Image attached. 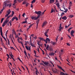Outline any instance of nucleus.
I'll return each mask as SVG.
<instances>
[{"instance_id": "obj_50", "label": "nucleus", "mask_w": 75, "mask_h": 75, "mask_svg": "<svg viewBox=\"0 0 75 75\" xmlns=\"http://www.w3.org/2000/svg\"><path fill=\"white\" fill-rule=\"evenodd\" d=\"M10 47L11 50H14V47Z\"/></svg>"}, {"instance_id": "obj_19", "label": "nucleus", "mask_w": 75, "mask_h": 75, "mask_svg": "<svg viewBox=\"0 0 75 75\" xmlns=\"http://www.w3.org/2000/svg\"><path fill=\"white\" fill-rule=\"evenodd\" d=\"M46 40H47V41H48V43H50V39H49V38H46Z\"/></svg>"}, {"instance_id": "obj_3", "label": "nucleus", "mask_w": 75, "mask_h": 75, "mask_svg": "<svg viewBox=\"0 0 75 75\" xmlns=\"http://www.w3.org/2000/svg\"><path fill=\"white\" fill-rule=\"evenodd\" d=\"M38 16L36 17L35 16H31V18L32 20H37L38 19Z\"/></svg>"}, {"instance_id": "obj_26", "label": "nucleus", "mask_w": 75, "mask_h": 75, "mask_svg": "<svg viewBox=\"0 0 75 75\" xmlns=\"http://www.w3.org/2000/svg\"><path fill=\"white\" fill-rule=\"evenodd\" d=\"M62 26V25H61V23L60 24V26H59V29L62 30V29L63 28H62V27H61Z\"/></svg>"}, {"instance_id": "obj_18", "label": "nucleus", "mask_w": 75, "mask_h": 75, "mask_svg": "<svg viewBox=\"0 0 75 75\" xmlns=\"http://www.w3.org/2000/svg\"><path fill=\"white\" fill-rule=\"evenodd\" d=\"M50 43H51L53 45H54L55 44H56V42H51Z\"/></svg>"}, {"instance_id": "obj_7", "label": "nucleus", "mask_w": 75, "mask_h": 75, "mask_svg": "<svg viewBox=\"0 0 75 75\" xmlns=\"http://www.w3.org/2000/svg\"><path fill=\"white\" fill-rule=\"evenodd\" d=\"M56 3H57L56 4V6H57V7H58V8H59V1H58L57 0H56Z\"/></svg>"}, {"instance_id": "obj_20", "label": "nucleus", "mask_w": 75, "mask_h": 75, "mask_svg": "<svg viewBox=\"0 0 75 75\" xmlns=\"http://www.w3.org/2000/svg\"><path fill=\"white\" fill-rule=\"evenodd\" d=\"M54 0H50V4H51L52 3L54 2Z\"/></svg>"}, {"instance_id": "obj_57", "label": "nucleus", "mask_w": 75, "mask_h": 75, "mask_svg": "<svg viewBox=\"0 0 75 75\" xmlns=\"http://www.w3.org/2000/svg\"><path fill=\"white\" fill-rule=\"evenodd\" d=\"M9 38H11V39L12 38L11 37V35L9 36Z\"/></svg>"}, {"instance_id": "obj_53", "label": "nucleus", "mask_w": 75, "mask_h": 75, "mask_svg": "<svg viewBox=\"0 0 75 75\" xmlns=\"http://www.w3.org/2000/svg\"><path fill=\"white\" fill-rule=\"evenodd\" d=\"M71 21H70V22H69V23H70V24L69 25H68V26H67V27H69V25H71Z\"/></svg>"}, {"instance_id": "obj_5", "label": "nucleus", "mask_w": 75, "mask_h": 75, "mask_svg": "<svg viewBox=\"0 0 75 75\" xmlns=\"http://www.w3.org/2000/svg\"><path fill=\"white\" fill-rule=\"evenodd\" d=\"M57 67H58V68L60 69H61V70H62V71H63V72H65V73L66 72V71H65V70H64V69L62 68V67L59 66L58 65H57Z\"/></svg>"}, {"instance_id": "obj_45", "label": "nucleus", "mask_w": 75, "mask_h": 75, "mask_svg": "<svg viewBox=\"0 0 75 75\" xmlns=\"http://www.w3.org/2000/svg\"><path fill=\"white\" fill-rule=\"evenodd\" d=\"M14 3H15L16 4V3H17V0H15L14 1H13Z\"/></svg>"}, {"instance_id": "obj_61", "label": "nucleus", "mask_w": 75, "mask_h": 75, "mask_svg": "<svg viewBox=\"0 0 75 75\" xmlns=\"http://www.w3.org/2000/svg\"><path fill=\"white\" fill-rule=\"evenodd\" d=\"M45 42L46 44H47L48 43V40H45Z\"/></svg>"}, {"instance_id": "obj_41", "label": "nucleus", "mask_w": 75, "mask_h": 75, "mask_svg": "<svg viewBox=\"0 0 75 75\" xmlns=\"http://www.w3.org/2000/svg\"><path fill=\"white\" fill-rule=\"evenodd\" d=\"M4 10V9H3L1 10V11H0V14H1V13H2V12H3Z\"/></svg>"}, {"instance_id": "obj_2", "label": "nucleus", "mask_w": 75, "mask_h": 75, "mask_svg": "<svg viewBox=\"0 0 75 75\" xmlns=\"http://www.w3.org/2000/svg\"><path fill=\"white\" fill-rule=\"evenodd\" d=\"M0 33H1V37L4 38V40L6 41H7V40H6V38H4L3 36V32L2 31V27H0Z\"/></svg>"}, {"instance_id": "obj_43", "label": "nucleus", "mask_w": 75, "mask_h": 75, "mask_svg": "<svg viewBox=\"0 0 75 75\" xmlns=\"http://www.w3.org/2000/svg\"><path fill=\"white\" fill-rule=\"evenodd\" d=\"M52 71L53 72H54V73H56V72H57V71H56L55 70H54L53 69H52Z\"/></svg>"}, {"instance_id": "obj_38", "label": "nucleus", "mask_w": 75, "mask_h": 75, "mask_svg": "<svg viewBox=\"0 0 75 75\" xmlns=\"http://www.w3.org/2000/svg\"><path fill=\"white\" fill-rule=\"evenodd\" d=\"M37 41L38 42H37V44H38V45H40V43L41 42L40 41H39L38 40Z\"/></svg>"}, {"instance_id": "obj_48", "label": "nucleus", "mask_w": 75, "mask_h": 75, "mask_svg": "<svg viewBox=\"0 0 75 75\" xmlns=\"http://www.w3.org/2000/svg\"><path fill=\"white\" fill-rule=\"evenodd\" d=\"M11 40L12 41V42L13 43L14 45H15L14 43V42L13 41V39L12 38H11Z\"/></svg>"}, {"instance_id": "obj_23", "label": "nucleus", "mask_w": 75, "mask_h": 75, "mask_svg": "<svg viewBox=\"0 0 75 75\" xmlns=\"http://www.w3.org/2000/svg\"><path fill=\"white\" fill-rule=\"evenodd\" d=\"M6 55H7V56H8V57L7 58V61H8V59H9L10 57H9V55H8V54H7Z\"/></svg>"}, {"instance_id": "obj_51", "label": "nucleus", "mask_w": 75, "mask_h": 75, "mask_svg": "<svg viewBox=\"0 0 75 75\" xmlns=\"http://www.w3.org/2000/svg\"><path fill=\"white\" fill-rule=\"evenodd\" d=\"M8 14H6L5 15V17H8Z\"/></svg>"}, {"instance_id": "obj_58", "label": "nucleus", "mask_w": 75, "mask_h": 75, "mask_svg": "<svg viewBox=\"0 0 75 75\" xmlns=\"http://www.w3.org/2000/svg\"><path fill=\"white\" fill-rule=\"evenodd\" d=\"M21 67L23 68V70H24V71H25V69L24 68V67L21 66Z\"/></svg>"}, {"instance_id": "obj_40", "label": "nucleus", "mask_w": 75, "mask_h": 75, "mask_svg": "<svg viewBox=\"0 0 75 75\" xmlns=\"http://www.w3.org/2000/svg\"><path fill=\"white\" fill-rule=\"evenodd\" d=\"M49 48V45H47V47H46V49L47 50H48V48Z\"/></svg>"}, {"instance_id": "obj_52", "label": "nucleus", "mask_w": 75, "mask_h": 75, "mask_svg": "<svg viewBox=\"0 0 75 75\" xmlns=\"http://www.w3.org/2000/svg\"><path fill=\"white\" fill-rule=\"evenodd\" d=\"M4 23H6V24H7L8 22L6 21V20L4 21Z\"/></svg>"}, {"instance_id": "obj_16", "label": "nucleus", "mask_w": 75, "mask_h": 75, "mask_svg": "<svg viewBox=\"0 0 75 75\" xmlns=\"http://www.w3.org/2000/svg\"><path fill=\"white\" fill-rule=\"evenodd\" d=\"M54 54H55V53H50L49 55L50 56H54Z\"/></svg>"}, {"instance_id": "obj_55", "label": "nucleus", "mask_w": 75, "mask_h": 75, "mask_svg": "<svg viewBox=\"0 0 75 75\" xmlns=\"http://www.w3.org/2000/svg\"><path fill=\"white\" fill-rule=\"evenodd\" d=\"M68 35V37L70 39H71V36H70L69 35Z\"/></svg>"}, {"instance_id": "obj_42", "label": "nucleus", "mask_w": 75, "mask_h": 75, "mask_svg": "<svg viewBox=\"0 0 75 75\" xmlns=\"http://www.w3.org/2000/svg\"><path fill=\"white\" fill-rule=\"evenodd\" d=\"M6 25V24H5V23L4 22V23L2 24V27H4V26H5Z\"/></svg>"}, {"instance_id": "obj_27", "label": "nucleus", "mask_w": 75, "mask_h": 75, "mask_svg": "<svg viewBox=\"0 0 75 75\" xmlns=\"http://www.w3.org/2000/svg\"><path fill=\"white\" fill-rule=\"evenodd\" d=\"M75 32V31L73 30H72L71 31V33L70 34H73L74 33V32Z\"/></svg>"}, {"instance_id": "obj_46", "label": "nucleus", "mask_w": 75, "mask_h": 75, "mask_svg": "<svg viewBox=\"0 0 75 75\" xmlns=\"http://www.w3.org/2000/svg\"><path fill=\"white\" fill-rule=\"evenodd\" d=\"M41 2L42 3H44V2H45V0H41Z\"/></svg>"}, {"instance_id": "obj_4", "label": "nucleus", "mask_w": 75, "mask_h": 75, "mask_svg": "<svg viewBox=\"0 0 75 75\" xmlns=\"http://www.w3.org/2000/svg\"><path fill=\"white\" fill-rule=\"evenodd\" d=\"M7 3L6 2H5L4 3L3 6V10H5L6 7V6H7Z\"/></svg>"}, {"instance_id": "obj_49", "label": "nucleus", "mask_w": 75, "mask_h": 75, "mask_svg": "<svg viewBox=\"0 0 75 75\" xmlns=\"http://www.w3.org/2000/svg\"><path fill=\"white\" fill-rule=\"evenodd\" d=\"M46 30L47 31H46V32H45V33H47H47H48V31H49V29H47Z\"/></svg>"}, {"instance_id": "obj_36", "label": "nucleus", "mask_w": 75, "mask_h": 75, "mask_svg": "<svg viewBox=\"0 0 75 75\" xmlns=\"http://www.w3.org/2000/svg\"><path fill=\"white\" fill-rule=\"evenodd\" d=\"M64 14H65V13H64V12H62L60 16H61V17H62V16Z\"/></svg>"}, {"instance_id": "obj_9", "label": "nucleus", "mask_w": 75, "mask_h": 75, "mask_svg": "<svg viewBox=\"0 0 75 75\" xmlns=\"http://www.w3.org/2000/svg\"><path fill=\"white\" fill-rule=\"evenodd\" d=\"M15 19H16V21H17V20H18V18L17 17H16V16H15V17H13L12 18V21H14V20Z\"/></svg>"}, {"instance_id": "obj_29", "label": "nucleus", "mask_w": 75, "mask_h": 75, "mask_svg": "<svg viewBox=\"0 0 75 75\" xmlns=\"http://www.w3.org/2000/svg\"><path fill=\"white\" fill-rule=\"evenodd\" d=\"M9 54V56H10V57H11V58L13 59V61H15V60L14 59V58H13V57H12L11 55V54Z\"/></svg>"}, {"instance_id": "obj_32", "label": "nucleus", "mask_w": 75, "mask_h": 75, "mask_svg": "<svg viewBox=\"0 0 75 75\" xmlns=\"http://www.w3.org/2000/svg\"><path fill=\"white\" fill-rule=\"evenodd\" d=\"M35 73L36 75H37L38 73V74H39V72L38 71V70H37V69H36V71Z\"/></svg>"}, {"instance_id": "obj_25", "label": "nucleus", "mask_w": 75, "mask_h": 75, "mask_svg": "<svg viewBox=\"0 0 75 75\" xmlns=\"http://www.w3.org/2000/svg\"><path fill=\"white\" fill-rule=\"evenodd\" d=\"M11 17V15H9V16H8L6 19V20H7L8 19V18H9L10 17Z\"/></svg>"}, {"instance_id": "obj_10", "label": "nucleus", "mask_w": 75, "mask_h": 75, "mask_svg": "<svg viewBox=\"0 0 75 75\" xmlns=\"http://www.w3.org/2000/svg\"><path fill=\"white\" fill-rule=\"evenodd\" d=\"M30 45H31L32 47H36L34 45H33V43H32V41H31V40L30 41Z\"/></svg>"}, {"instance_id": "obj_44", "label": "nucleus", "mask_w": 75, "mask_h": 75, "mask_svg": "<svg viewBox=\"0 0 75 75\" xmlns=\"http://www.w3.org/2000/svg\"><path fill=\"white\" fill-rule=\"evenodd\" d=\"M25 48H26V49H27L28 50H28H29V49L28 48V47L26 46Z\"/></svg>"}, {"instance_id": "obj_12", "label": "nucleus", "mask_w": 75, "mask_h": 75, "mask_svg": "<svg viewBox=\"0 0 75 75\" xmlns=\"http://www.w3.org/2000/svg\"><path fill=\"white\" fill-rule=\"evenodd\" d=\"M39 39H40V41H44L45 42V40L42 38H38Z\"/></svg>"}, {"instance_id": "obj_62", "label": "nucleus", "mask_w": 75, "mask_h": 75, "mask_svg": "<svg viewBox=\"0 0 75 75\" xmlns=\"http://www.w3.org/2000/svg\"><path fill=\"white\" fill-rule=\"evenodd\" d=\"M16 35V36H15V38H18V35Z\"/></svg>"}, {"instance_id": "obj_39", "label": "nucleus", "mask_w": 75, "mask_h": 75, "mask_svg": "<svg viewBox=\"0 0 75 75\" xmlns=\"http://www.w3.org/2000/svg\"><path fill=\"white\" fill-rule=\"evenodd\" d=\"M35 0H33V1L31 2V3H35Z\"/></svg>"}, {"instance_id": "obj_60", "label": "nucleus", "mask_w": 75, "mask_h": 75, "mask_svg": "<svg viewBox=\"0 0 75 75\" xmlns=\"http://www.w3.org/2000/svg\"><path fill=\"white\" fill-rule=\"evenodd\" d=\"M20 16H21V15L20 14H19V16H18V18H19V20H20Z\"/></svg>"}, {"instance_id": "obj_47", "label": "nucleus", "mask_w": 75, "mask_h": 75, "mask_svg": "<svg viewBox=\"0 0 75 75\" xmlns=\"http://www.w3.org/2000/svg\"><path fill=\"white\" fill-rule=\"evenodd\" d=\"M25 13H24L22 15V17H24V16H25Z\"/></svg>"}, {"instance_id": "obj_13", "label": "nucleus", "mask_w": 75, "mask_h": 75, "mask_svg": "<svg viewBox=\"0 0 75 75\" xmlns=\"http://www.w3.org/2000/svg\"><path fill=\"white\" fill-rule=\"evenodd\" d=\"M39 22H40V19H38L36 21V23H37V26H36V27H38V23H39Z\"/></svg>"}, {"instance_id": "obj_59", "label": "nucleus", "mask_w": 75, "mask_h": 75, "mask_svg": "<svg viewBox=\"0 0 75 75\" xmlns=\"http://www.w3.org/2000/svg\"><path fill=\"white\" fill-rule=\"evenodd\" d=\"M67 45H68V46H70V44L69 43H67Z\"/></svg>"}, {"instance_id": "obj_6", "label": "nucleus", "mask_w": 75, "mask_h": 75, "mask_svg": "<svg viewBox=\"0 0 75 75\" xmlns=\"http://www.w3.org/2000/svg\"><path fill=\"white\" fill-rule=\"evenodd\" d=\"M26 4L25 7H27L28 6V4H29V3H27V2H25V1H24L23 2L22 4Z\"/></svg>"}, {"instance_id": "obj_34", "label": "nucleus", "mask_w": 75, "mask_h": 75, "mask_svg": "<svg viewBox=\"0 0 75 75\" xmlns=\"http://www.w3.org/2000/svg\"><path fill=\"white\" fill-rule=\"evenodd\" d=\"M47 33H44V34H45V36H46L47 37H48V35H47Z\"/></svg>"}, {"instance_id": "obj_56", "label": "nucleus", "mask_w": 75, "mask_h": 75, "mask_svg": "<svg viewBox=\"0 0 75 75\" xmlns=\"http://www.w3.org/2000/svg\"><path fill=\"white\" fill-rule=\"evenodd\" d=\"M18 59L19 60V61L21 62H22V61H21V59H20V58L18 57Z\"/></svg>"}, {"instance_id": "obj_14", "label": "nucleus", "mask_w": 75, "mask_h": 75, "mask_svg": "<svg viewBox=\"0 0 75 75\" xmlns=\"http://www.w3.org/2000/svg\"><path fill=\"white\" fill-rule=\"evenodd\" d=\"M11 4H7L6 6L7 7H8V6L9 7H11Z\"/></svg>"}, {"instance_id": "obj_24", "label": "nucleus", "mask_w": 75, "mask_h": 75, "mask_svg": "<svg viewBox=\"0 0 75 75\" xmlns=\"http://www.w3.org/2000/svg\"><path fill=\"white\" fill-rule=\"evenodd\" d=\"M8 11V14L9 15V14H10V13H11V10L9 9V10Z\"/></svg>"}, {"instance_id": "obj_11", "label": "nucleus", "mask_w": 75, "mask_h": 75, "mask_svg": "<svg viewBox=\"0 0 75 75\" xmlns=\"http://www.w3.org/2000/svg\"><path fill=\"white\" fill-rule=\"evenodd\" d=\"M47 22L46 21H44L43 23V24L42 25V27H43L44 26H45V25L47 24Z\"/></svg>"}, {"instance_id": "obj_63", "label": "nucleus", "mask_w": 75, "mask_h": 75, "mask_svg": "<svg viewBox=\"0 0 75 75\" xmlns=\"http://www.w3.org/2000/svg\"><path fill=\"white\" fill-rule=\"evenodd\" d=\"M72 36V37H74V35L72 34H70Z\"/></svg>"}, {"instance_id": "obj_17", "label": "nucleus", "mask_w": 75, "mask_h": 75, "mask_svg": "<svg viewBox=\"0 0 75 75\" xmlns=\"http://www.w3.org/2000/svg\"><path fill=\"white\" fill-rule=\"evenodd\" d=\"M49 48L50 50V51H52V47L51 46L50 47H49Z\"/></svg>"}, {"instance_id": "obj_64", "label": "nucleus", "mask_w": 75, "mask_h": 75, "mask_svg": "<svg viewBox=\"0 0 75 75\" xmlns=\"http://www.w3.org/2000/svg\"><path fill=\"white\" fill-rule=\"evenodd\" d=\"M34 52L35 54H36V52H36V51H35V50H34Z\"/></svg>"}, {"instance_id": "obj_33", "label": "nucleus", "mask_w": 75, "mask_h": 75, "mask_svg": "<svg viewBox=\"0 0 75 75\" xmlns=\"http://www.w3.org/2000/svg\"><path fill=\"white\" fill-rule=\"evenodd\" d=\"M4 18H1V23H3V21L4 20Z\"/></svg>"}, {"instance_id": "obj_31", "label": "nucleus", "mask_w": 75, "mask_h": 75, "mask_svg": "<svg viewBox=\"0 0 75 75\" xmlns=\"http://www.w3.org/2000/svg\"><path fill=\"white\" fill-rule=\"evenodd\" d=\"M74 17V15H71L69 16V17L70 18H72V17Z\"/></svg>"}, {"instance_id": "obj_28", "label": "nucleus", "mask_w": 75, "mask_h": 75, "mask_svg": "<svg viewBox=\"0 0 75 75\" xmlns=\"http://www.w3.org/2000/svg\"><path fill=\"white\" fill-rule=\"evenodd\" d=\"M13 33L14 34V35H16V31H15L13 30Z\"/></svg>"}, {"instance_id": "obj_37", "label": "nucleus", "mask_w": 75, "mask_h": 75, "mask_svg": "<svg viewBox=\"0 0 75 75\" xmlns=\"http://www.w3.org/2000/svg\"><path fill=\"white\" fill-rule=\"evenodd\" d=\"M53 12H54V9L53 8H52L51 10V13H53Z\"/></svg>"}, {"instance_id": "obj_54", "label": "nucleus", "mask_w": 75, "mask_h": 75, "mask_svg": "<svg viewBox=\"0 0 75 75\" xmlns=\"http://www.w3.org/2000/svg\"><path fill=\"white\" fill-rule=\"evenodd\" d=\"M17 1H18V2H19V3H21V2L22 1L21 0H17Z\"/></svg>"}, {"instance_id": "obj_21", "label": "nucleus", "mask_w": 75, "mask_h": 75, "mask_svg": "<svg viewBox=\"0 0 75 75\" xmlns=\"http://www.w3.org/2000/svg\"><path fill=\"white\" fill-rule=\"evenodd\" d=\"M12 15H11V17H13V15L14 14V11H12Z\"/></svg>"}, {"instance_id": "obj_35", "label": "nucleus", "mask_w": 75, "mask_h": 75, "mask_svg": "<svg viewBox=\"0 0 75 75\" xmlns=\"http://www.w3.org/2000/svg\"><path fill=\"white\" fill-rule=\"evenodd\" d=\"M7 40H8V45H10V41H9V40L8 39H7Z\"/></svg>"}, {"instance_id": "obj_22", "label": "nucleus", "mask_w": 75, "mask_h": 75, "mask_svg": "<svg viewBox=\"0 0 75 75\" xmlns=\"http://www.w3.org/2000/svg\"><path fill=\"white\" fill-rule=\"evenodd\" d=\"M27 23V21L26 20H25L24 21H23L22 23H21L22 24H24Z\"/></svg>"}, {"instance_id": "obj_8", "label": "nucleus", "mask_w": 75, "mask_h": 75, "mask_svg": "<svg viewBox=\"0 0 75 75\" xmlns=\"http://www.w3.org/2000/svg\"><path fill=\"white\" fill-rule=\"evenodd\" d=\"M42 62H43V64L45 65H46V66H48V64H49V63L47 62H44V61H42Z\"/></svg>"}, {"instance_id": "obj_15", "label": "nucleus", "mask_w": 75, "mask_h": 75, "mask_svg": "<svg viewBox=\"0 0 75 75\" xmlns=\"http://www.w3.org/2000/svg\"><path fill=\"white\" fill-rule=\"evenodd\" d=\"M62 18L63 20H67V17H66V16H65L63 17Z\"/></svg>"}, {"instance_id": "obj_1", "label": "nucleus", "mask_w": 75, "mask_h": 75, "mask_svg": "<svg viewBox=\"0 0 75 75\" xmlns=\"http://www.w3.org/2000/svg\"><path fill=\"white\" fill-rule=\"evenodd\" d=\"M35 13L36 14H38V16H38V18H39L40 17V16H42V12L40 11H35Z\"/></svg>"}, {"instance_id": "obj_30", "label": "nucleus", "mask_w": 75, "mask_h": 75, "mask_svg": "<svg viewBox=\"0 0 75 75\" xmlns=\"http://www.w3.org/2000/svg\"><path fill=\"white\" fill-rule=\"evenodd\" d=\"M24 53L25 55H27V52H26V51H25V49L24 50Z\"/></svg>"}]
</instances>
